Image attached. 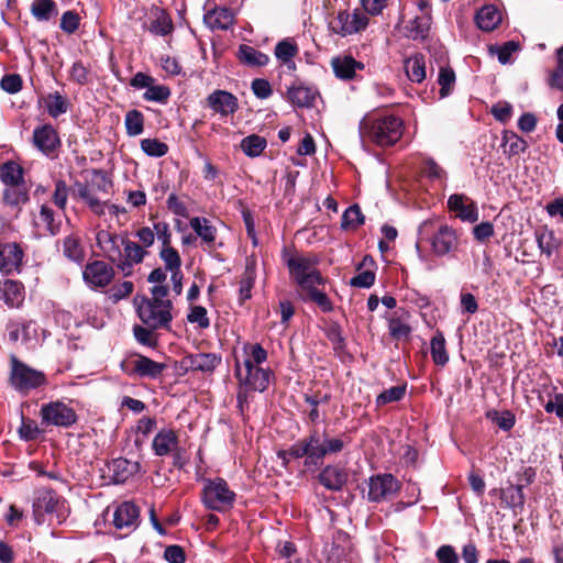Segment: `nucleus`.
<instances>
[{"instance_id":"8fccbe9b","label":"nucleus","mask_w":563,"mask_h":563,"mask_svg":"<svg viewBox=\"0 0 563 563\" xmlns=\"http://www.w3.org/2000/svg\"><path fill=\"white\" fill-rule=\"evenodd\" d=\"M155 330L156 329H152L147 325L143 327L140 324H135L133 327V334H134L135 340L140 344L148 346V347H155L157 345V339L154 334Z\"/></svg>"},{"instance_id":"6ab92c4d","label":"nucleus","mask_w":563,"mask_h":563,"mask_svg":"<svg viewBox=\"0 0 563 563\" xmlns=\"http://www.w3.org/2000/svg\"><path fill=\"white\" fill-rule=\"evenodd\" d=\"M141 465L139 462H131L124 457H118L108 464L110 478L114 484H123L134 474L139 473Z\"/></svg>"},{"instance_id":"c756f323","label":"nucleus","mask_w":563,"mask_h":563,"mask_svg":"<svg viewBox=\"0 0 563 563\" xmlns=\"http://www.w3.org/2000/svg\"><path fill=\"white\" fill-rule=\"evenodd\" d=\"M499 494L501 501L506 504L507 508H511L515 512L517 509L520 511L523 509L526 495L523 490L520 489V486L509 483L507 487L499 489Z\"/></svg>"},{"instance_id":"5701e85b","label":"nucleus","mask_w":563,"mask_h":563,"mask_svg":"<svg viewBox=\"0 0 563 563\" xmlns=\"http://www.w3.org/2000/svg\"><path fill=\"white\" fill-rule=\"evenodd\" d=\"M60 498L54 489H44L33 504V515L38 523L43 520L44 514H53L57 511Z\"/></svg>"},{"instance_id":"0eeeda50","label":"nucleus","mask_w":563,"mask_h":563,"mask_svg":"<svg viewBox=\"0 0 563 563\" xmlns=\"http://www.w3.org/2000/svg\"><path fill=\"white\" fill-rule=\"evenodd\" d=\"M367 25L368 18L366 13L360 10H354L352 13L349 11H340L329 23L331 31L341 36L358 33L365 30Z\"/></svg>"},{"instance_id":"f3484780","label":"nucleus","mask_w":563,"mask_h":563,"mask_svg":"<svg viewBox=\"0 0 563 563\" xmlns=\"http://www.w3.org/2000/svg\"><path fill=\"white\" fill-rule=\"evenodd\" d=\"M124 253H122L121 261H118L117 267L121 269L124 276H130L133 273V265L143 261L146 251L135 242L125 240L123 245Z\"/></svg>"},{"instance_id":"7ed1b4c3","label":"nucleus","mask_w":563,"mask_h":563,"mask_svg":"<svg viewBox=\"0 0 563 563\" xmlns=\"http://www.w3.org/2000/svg\"><path fill=\"white\" fill-rule=\"evenodd\" d=\"M135 302L137 316L145 325L152 329H170L174 307L172 300L157 301L143 296L140 300L136 297Z\"/></svg>"},{"instance_id":"cd10ccee","label":"nucleus","mask_w":563,"mask_h":563,"mask_svg":"<svg viewBox=\"0 0 563 563\" xmlns=\"http://www.w3.org/2000/svg\"><path fill=\"white\" fill-rule=\"evenodd\" d=\"M274 373L269 368H262L249 362V389L264 391L268 388Z\"/></svg>"},{"instance_id":"603ef678","label":"nucleus","mask_w":563,"mask_h":563,"mask_svg":"<svg viewBox=\"0 0 563 563\" xmlns=\"http://www.w3.org/2000/svg\"><path fill=\"white\" fill-rule=\"evenodd\" d=\"M170 97V89L164 85L152 84L144 92L143 98L146 101L165 103Z\"/></svg>"},{"instance_id":"f704fd0d","label":"nucleus","mask_w":563,"mask_h":563,"mask_svg":"<svg viewBox=\"0 0 563 563\" xmlns=\"http://www.w3.org/2000/svg\"><path fill=\"white\" fill-rule=\"evenodd\" d=\"M430 353L435 365L444 366L449 362L445 347V338L442 331L437 330L430 342Z\"/></svg>"},{"instance_id":"13d9d810","label":"nucleus","mask_w":563,"mask_h":563,"mask_svg":"<svg viewBox=\"0 0 563 563\" xmlns=\"http://www.w3.org/2000/svg\"><path fill=\"white\" fill-rule=\"evenodd\" d=\"M450 211H476L477 207L464 195H452L448 200Z\"/></svg>"},{"instance_id":"2eb2a0df","label":"nucleus","mask_w":563,"mask_h":563,"mask_svg":"<svg viewBox=\"0 0 563 563\" xmlns=\"http://www.w3.org/2000/svg\"><path fill=\"white\" fill-rule=\"evenodd\" d=\"M347 479V471L344 467L332 464L324 466L318 475L319 483L331 492L342 490Z\"/></svg>"},{"instance_id":"f8f14e48","label":"nucleus","mask_w":563,"mask_h":563,"mask_svg":"<svg viewBox=\"0 0 563 563\" xmlns=\"http://www.w3.org/2000/svg\"><path fill=\"white\" fill-rule=\"evenodd\" d=\"M303 446L307 449V460L303 462L305 467L309 471L320 468L325 457V450L320 432L318 430L311 431L303 438Z\"/></svg>"},{"instance_id":"c03bdc74","label":"nucleus","mask_w":563,"mask_h":563,"mask_svg":"<svg viewBox=\"0 0 563 563\" xmlns=\"http://www.w3.org/2000/svg\"><path fill=\"white\" fill-rule=\"evenodd\" d=\"M503 145L508 146V150L506 152L508 153L509 156L523 153L528 148L527 142L512 132L504 133Z\"/></svg>"},{"instance_id":"49530a36","label":"nucleus","mask_w":563,"mask_h":563,"mask_svg":"<svg viewBox=\"0 0 563 563\" xmlns=\"http://www.w3.org/2000/svg\"><path fill=\"white\" fill-rule=\"evenodd\" d=\"M144 118L137 110H130L125 115L126 133L136 136L143 132Z\"/></svg>"},{"instance_id":"20e7f679","label":"nucleus","mask_w":563,"mask_h":563,"mask_svg":"<svg viewBox=\"0 0 563 563\" xmlns=\"http://www.w3.org/2000/svg\"><path fill=\"white\" fill-rule=\"evenodd\" d=\"M10 380L14 389L22 394H27L30 390L47 384L43 372L34 369L16 358L12 360Z\"/></svg>"},{"instance_id":"052dcab7","label":"nucleus","mask_w":563,"mask_h":563,"mask_svg":"<svg viewBox=\"0 0 563 563\" xmlns=\"http://www.w3.org/2000/svg\"><path fill=\"white\" fill-rule=\"evenodd\" d=\"M438 82L441 86L440 96L442 98L446 97L455 82L454 71L451 68H441Z\"/></svg>"},{"instance_id":"864d4df0","label":"nucleus","mask_w":563,"mask_h":563,"mask_svg":"<svg viewBox=\"0 0 563 563\" xmlns=\"http://www.w3.org/2000/svg\"><path fill=\"white\" fill-rule=\"evenodd\" d=\"M18 432L22 440L34 441L38 438L42 431L33 419L22 416V422Z\"/></svg>"},{"instance_id":"e2e57ef3","label":"nucleus","mask_w":563,"mask_h":563,"mask_svg":"<svg viewBox=\"0 0 563 563\" xmlns=\"http://www.w3.org/2000/svg\"><path fill=\"white\" fill-rule=\"evenodd\" d=\"M187 320L190 323H198L201 329H207L210 327L207 309L202 306H192L190 308V312L187 316Z\"/></svg>"},{"instance_id":"bb28decb","label":"nucleus","mask_w":563,"mask_h":563,"mask_svg":"<svg viewBox=\"0 0 563 563\" xmlns=\"http://www.w3.org/2000/svg\"><path fill=\"white\" fill-rule=\"evenodd\" d=\"M534 235L541 253L550 258L560 246L553 230L549 229L548 225H541L536 229Z\"/></svg>"},{"instance_id":"f03ea898","label":"nucleus","mask_w":563,"mask_h":563,"mask_svg":"<svg viewBox=\"0 0 563 563\" xmlns=\"http://www.w3.org/2000/svg\"><path fill=\"white\" fill-rule=\"evenodd\" d=\"M282 258L289 271L290 278L298 284L300 290L311 284H324V278L316 268L318 264L316 258L292 254L287 249L283 250Z\"/></svg>"},{"instance_id":"a19ab883","label":"nucleus","mask_w":563,"mask_h":563,"mask_svg":"<svg viewBox=\"0 0 563 563\" xmlns=\"http://www.w3.org/2000/svg\"><path fill=\"white\" fill-rule=\"evenodd\" d=\"M44 103L48 114L53 118H57L58 115L67 112L68 109L66 99L58 92L49 93L44 99Z\"/></svg>"},{"instance_id":"ddd939ff","label":"nucleus","mask_w":563,"mask_h":563,"mask_svg":"<svg viewBox=\"0 0 563 563\" xmlns=\"http://www.w3.org/2000/svg\"><path fill=\"white\" fill-rule=\"evenodd\" d=\"M459 245V239L454 229L446 224H441L431 238L432 252L437 256H445L455 251Z\"/></svg>"},{"instance_id":"7c9ffc66","label":"nucleus","mask_w":563,"mask_h":563,"mask_svg":"<svg viewBox=\"0 0 563 563\" xmlns=\"http://www.w3.org/2000/svg\"><path fill=\"white\" fill-rule=\"evenodd\" d=\"M316 285L317 284H311L309 287L300 290L301 299L316 303L323 312L332 311V301L324 291L317 289Z\"/></svg>"},{"instance_id":"de8ad7c7","label":"nucleus","mask_w":563,"mask_h":563,"mask_svg":"<svg viewBox=\"0 0 563 563\" xmlns=\"http://www.w3.org/2000/svg\"><path fill=\"white\" fill-rule=\"evenodd\" d=\"M173 30L169 16L164 11H157L155 19L150 25V31L156 35H167Z\"/></svg>"},{"instance_id":"39448f33","label":"nucleus","mask_w":563,"mask_h":563,"mask_svg":"<svg viewBox=\"0 0 563 563\" xmlns=\"http://www.w3.org/2000/svg\"><path fill=\"white\" fill-rule=\"evenodd\" d=\"M205 506L212 510H224L233 505L235 494L223 478L208 479L201 493Z\"/></svg>"},{"instance_id":"b1692460","label":"nucleus","mask_w":563,"mask_h":563,"mask_svg":"<svg viewBox=\"0 0 563 563\" xmlns=\"http://www.w3.org/2000/svg\"><path fill=\"white\" fill-rule=\"evenodd\" d=\"M317 97L318 91L314 88L303 85H295L287 90L288 101L299 108L312 107Z\"/></svg>"},{"instance_id":"a211bd4d","label":"nucleus","mask_w":563,"mask_h":563,"mask_svg":"<svg viewBox=\"0 0 563 563\" xmlns=\"http://www.w3.org/2000/svg\"><path fill=\"white\" fill-rule=\"evenodd\" d=\"M331 66L334 75L342 80H351L355 77L357 70L364 69V64L349 54L333 57Z\"/></svg>"},{"instance_id":"5fc2aeb1","label":"nucleus","mask_w":563,"mask_h":563,"mask_svg":"<svg viewBox=\"0 0 563 563\" xmlns=\"http://www.w3.org/2000/svg\"><path fill=\"white\" fill-rule=\"evenodd\" d=\"M159 256L164 261L166 269L170 272L180 269L181 260L179 253L176 249L172 247L170 244L163 246Z\"/></svg>"},{"instance_id":"3c124183","label":"nucleus","mask_w":563,"mask_h":563,"mask_svg":"<svg viewBox=\"0 0 563 563\" xmlns=\"http://www.w3.org/2000/svg\"><path fill=\"white\" fill-rule=\"evenodd\" d=\"M142 151L152 157H162L168 152L166 143L157 139H144L141 141Z\"/></svg>"},{"instance_id":"1a4fd4ad","label":"nucleus","mask_w":563,"mask_h":563,"mask_svg":"<svg viewBox=\"0 0 563 563\" xmlns=\"http://www.w3.org/2000/svg\"><path fill=\"white\" fill-rule=\"evenodd\" d=\"M220 363L221 356L216 353H190L178 362V368L183 374L188 372L213 373Z\"/></svg>"},{"instance_id":"e433bc0d","label":"nucleus","mask_w":563,"mask_h":563,"mask_svg":"<svg viewBox=\"0 0 563 563\" xmlns=\"http://www.w3.org/2000/svg\"><path fill=\"white\" fill-rule=\"evenodd\" d=\"M29 199L27 189L22 185L7 186L3 191V200L9 207H19Z\"/></svg>"},{"instance_id":"774afa93","label":"nucleus","mask_w":563,"mask_h":563,"mask_svg":"<svg viewBox=\"0 0 563 563\" xmlns=\"http://www.w3.org/2000/svg\"><path fill=\"white\" fill-rule=\"evenodd\" d=\"M435 558L440 563H459V555L450 544L441 545L435 552Z\"/></svg>"},{"instance_id":"680f3d73","label":"nucleus","mask_w":563,"mask_h":563,"mask_svg":"<svg viewBox=\"0 0 563 563\" xmlns=\"http://www.w3.org/2000/svg\"><path fill=\"white\" fill-rule=\"evenodd\" d=\"M327 338L333 344L334 351H341L345 347V338L339 323L334 322L328 328Z\"/></svg>"},{"instance_id":"4468645a","label":"nucleus","mask_w":563,"mask_h":563,"mask_svg":"<svg viewBox=\"0 0 563 563\" xmlns=\"http://www.w3.org/2000/svg\"><path fill=\"white\" fill-rule=\"evenodd\" d=\"M206 107L209 108L214 114L227 117L233 114L239 104L234 95L225 90H214L206 99Z\"/></svg>"},{"instance_id":"58836bf2","label":"nucleus","mask_w":563,"mask_h":563,"mask_svg":"<svg viewBox=\"0 0 563 563\" xmlns=\"http://www.w3.org/2000/svg\"><path fill=\"white\" fill-rule=\"evenodd\" d=\"M485 416L487 419L495 422L503 431H510L516 423V416L510 410L499 412L493 409L488 410Z\"/></svg>"},{"instance_id":"6e6552de","label":"nucleus","mask_w":563,"mask_h":563,"mask_svg":"<svg viewBox=\"0 0 563 563\" xmlns=\"http://www.w3.org/2000/svg\"><path fill=\"white\" fill-rule=\"evenodd\" d=\"M399 481L389 473L377 474L368 481L367 499L372 503H380L400 490Z\"/></svg>"},{"instance_id":"338daca9","label":"nucleus","mask_w":563,"mask_h":563,"mask_svg":"<svg viewBox=\"0 0 563 563\" xmlns=\"http://www.w3.org/2000/svg\"><path fill=\"white\" fill-rule=\"evenodd\" d=\"M253 93L260 99H267L273 95V87L265 78H256L251 84Z\"/></svg>"},{"instance_id":"f257e3e1","label":"nucleus","mask_w":563,"mask_h":563,"mask_svg":"<svg viewBox=\"0 0 563 563\" xmlns=\"http://www.w3.org/2000/svg\"><path fill=\"white\" fill-rule=\"evenodd\" d=\"M360 133L363 140L378 146H391L402 135V121L395 115L367 118L361 122Z\"/></svg>"},{"instance_id":"4be33fe9","label":"nucleus","mask_w":563,"mask_h":563,"mask_svg":"<svg viewBox=\"0 0 563 563\" xmlns=\"http://www.w3.org/2000/svg\"><path fill=\"white\" fill-rule=\"evenodd\" d=\"M203 21L211 30H227L233 23V13L225 7L211 8L210 3H208Z\"/></svg>"},{"instance_id":"ea45409f","label":"nucleus","mask_w":563,"mask_h":563,"mask_svg":"<svg viewBox=\"0 0 563 563\" xmlns=\"http://www.w3.org/2000/svg\"><path fill=\"white\" fill-rule=\"evenodd\" d=\"M406 384L393 386L388 389H385L376 397L377 407H383L391 402L400 401L406 395Z\"/></svg>"},{"instance_id":"79ce46f5","label":"nucleus","mask_w":563,"mask_h":563,"mask_svg":"<svg viewBox=\"0 0 563 563\" xmlns=\"http://www.w3.org/2000/svg\"><path fill=\"white\" fill-rule=\"evenodd\" d=\"M191 228L195 232L207 243H212L216 240V228L209 224L205 218H194L190 221Z\"/></svg>"},{"instance_id":"423d86ee","label":"nucleus","mask_w":563,"mask_h":563,"mask_svg":"<svg viewBox=\"0 0 563 563\" xmlns=\"http://www.w3.org/2000/svg\"><path fill=\"white\" fill-rule=\"evenodd\" d=\"M42 423L69 428L78 420L76 411L62 401H51L41 408Z\"/></svg>"},{"instance_id":"412c9836","label":"nucleus","mask_w":563,"mask_h":563,"mask_svg":"<svg viewBox=\"0 0 563 563\" xmlns=\"http://www.w3.org/2000/svg\"><path fill=\"white\" fill-rule=\"evenodd\" d=\"M140 508L132 501H123L113 514V525L117 529L137 527Z\"/></svg>"},{"instance_id":"09e8293b","label":"nucleus","mask_w":563,"mask_h":563,"mask_svg":"<svg viewBox=\"0 0 563 563\" xmlns=\"http://www.w3.org/2000/svg\"><path fill=\"white\" fill-rule=\"evenodd\" d=\"M32 13L40 21H47L55 13L53 0H35L32 4Z\"/></svg>"},{"instance_id":"a18cd8bd","label":"nucleus","mask_w":563,"mask_h":563,"mask_svg":"<svg viewBox=\"0 0 563 563\" xmlns=\"http://www.w3.org/2000/svg\"><path fill=\"white\" fill-rule=\"evenodd\" d=\"M63 253L67 258L76 263H81L84 261V250L79 240L76 238L67 236L64 240Z\"/></svg>"},{"instance_id":"9b49d317","label":"nucleus","mask_w":563,"mask_h":563,"mask_svg":"<svg viewBox=\"0 0 563 563\" xmlns=\"http://www.w3.org/2000/svg\"><path fill=\"white\" fill-rule=\"evenodd\" d=\"M23 250L15 242H0V272L3 275L20 273L23 261Z\"/></svg>"},{"instance_id":"6e6d98bb","label":"nucleus","mask_w":563,"mask_h":563,"mask_svg":"<svg viewBox=\"0 0 563 563\" xmlns=\"http://www.w3.org/2000/svg\"><path fill=\"white\" fill-rule=\"evenodd\" d=\"M125 240H126L125 238L117 234V239H111V242H109V244H106L101 247L103 250L106 256L112 263L117 264L118 261H121V257H122L121 245L122 246L124 245Z\"/></svg>"},{"instance_id":"4c0bfd02","label":"nucleus","mask_w":563,"mask_h":563,"mask_svg":"<svg viewBox=\"0 0 563 563\" xmlns=\"http://www.w3.org/2000/svg\"><path fill=\"white\" fill-rule=\"evenodd\" d=\"M353 544L346 532L338 531L333 538L331 554L336 559L345 558L352 552Z\"/></svg>"},{"instance_id":"c9c22d12","label":"nucleus","mask_w":563,"mask_h":563,"mask_svg":"<svg viewBox=\"0 0 563 563\" xmlns=\"http://www.w3.org/2000/svg\"><path fill=\"white\" fill-rule=\"evenodd\" d=\"M65 214L66 213H37L33 221L35 225L43 227L51 234L55 235L60 230Z\"/></svg>"},{"instance_id":"c85d7f7f","label":"nucleus","mask_w":563,"mask_h":563,"mask_svg":"<svg viewBox=\"0 0 563 563\" xmlns=\"http://www.w3.org/2000/svg\"><path fill=\"white\" fill-rule=\"evenodd\" d=\"M476 24L483 31H493L501 22V13L494 5H484L475 16Z\"/></svg>"},{"instance_id":"37998d69","label":"nucleus","mask_w":563,"mask_h":563,"mask_svg":"<svg viewBox=\"0 0 563 563\" xmlns=\"http://www.w3.org/2000/svg\"><path fill=\"white\" fill-rule=\"evenodd\" d=\"M322 441H323V448L325 450V456L330 454H336L340 453L345 445L351 443L352 439L346 433H343L341 437L338 438H328L327 433L323 432L321 434Z\"/></svg>"},{"instance_id":"473e14b6","label":"nucleus","mask_w":563,"mask_h":563,"mask_svg":"<svg viewBox=\"0 0 563 563\" xmlns=\"http://www.w3.org/2000/svg\"><path fill=\"white\" fill-rule=\"evenodd\" d=\"M408 78L412 82H421L426 78V62L421 54L408 57L404 65Z\"/></svg>"},{"instance_id":"2f4dec72","label":"nucleus","mask_w":563,"mask_h":563,"mask_svg":"<svg viewBox=\"0 0 563 563\" xmlns=\"http://www.w3.org/2000/svg\"><path fill=\"white\" fill-rule=\"evenodd\" d=\"M0 180L5 186H18L24 184L23 168L20 164L9 161L0 166Z\"/></svg>"},{"instance_id":"69168bd1","label":"nucleus","mask_w":563,"mask_h":563,"mask_svg":"<svg viewBox=\"0 0 563 563\" xmlns=\"http://www.w3.org/2000/svg\"><path fill=\"white\" fill-rule=\"evenodd\" d=\"M537 477V471L532 466H521L520 470L516 473V486H520V489L523 490L525 487L531 485Z\"/></svg>"},{"instance_id":"4d7b16f0","label":"nucleus","mask_w":563,"mask_h":563,"mask_svg":"<svg viewBox=\"0 0 563 563\" xmlns=\"http://www.w3.org/2000/svg\"><path fill=\"white\" fill-rule=\"evenodd\" d=\"M388 329L391 338L395 340H407L411 333V327L407 323H404L399 318L390 319Z\"/></svg>"},{"instance_id":"bf43d9fd","label":"nucleus","mask_w":563,"mask_h":563,"mask_svg":"<svg viewBox=\"0 0 563 563\" xmlns=\"http://www.w3.org/2000/svg\"><path fill=\"white\" fill-rule=\"evenodd\" d=\"M519 49V43L515 41H508L501 46L492 47L490 52L495 53L498 57V60L501 64L509 63L511 55Z\"/></svg>"},{"instance_id":"aec40b11","label":"nucleus","mask_w":563,"mask_h":563,"mask_svg":"<svg viewBox=\"0 0 563 563\" xmlns=\"http://www.w3.org/2000/svg\"><path fill=\"white\" fill-rule=\"evenodd\" d=\"M25 290L20 280H0V299L9 308H19L24 301Z\"/></svg>"},{"instance_id":"9d476101","label":"nucleus","mask_w":563,"mask_h":563,"mask_svg":"<svg viewBox=\"0 0 563 563\" xmlns=\"http://www.w3.org/2000/svg\"><path fill=\"white\" fill-rule=\"evenodd\" d=\"M84 280L92 288L107 287L114 277V269L103 261H93L85 266Z\"/></svg>"},{"instance_id":"393cba45","label":"nucleus","mask_w":563,"mask_h":563,"mask_svg":"<svg viewBox=\"0 0 563 563\" xmlns=\"http://www.w3.org/2000/svg\"><path fill=\"white\" fill-rule=\"evenodd\" d=\"M165 363H159L148 356L137 354V364L135 367L136 376L140 378L158 379L166 369Z\"/></svg>"},{"instance_id":"dca6fc26","label":"nucleus","mask_w":563,"mask_h":563,"mask_svg":"<svg viewBox=\"0 0 563 563\" xmlns=\"http://www.w3.org/2000/svg\"><path fill=\"white\" fill-rule=\"evenodd\" d=\"M179 446L177 431L173 428H162L152 441V449L157 456L169 455Z\"/></svg>"},{"instance_id":"72a5a7b5","label":"nucleus","mask_w":563,"mask_h":563,"mask_svg":"<svg viewBox=\"0 0 563 563\" xmlns=\"http://www.w3.org/2000/svg\"><path fill=\"white\" fill-rule=\"evenodd\" d=\"M298 54V46L292 40L286 38L277 43L275 47L276 57L285 64L288 69H296L294 57Z\"/></svg>"},{"instance_id":"a878e982","label":"nucleus","mask_w":563,"mask_h":563,"mask_svg":"<svg viewBox=\"0 0 563 563\" xmlns=\"http://www.w3.org/2000/svg\"><path fill=\"white\" fill-rule=\"evenodd\" d=\"M33 141L35 146L43 153H51L59 142L56 131L51 125L35 129Z\"/></svg>"},{"instance_id":"0e129e2a","label":"nucleus","mask_w":563,"mask_h":563,"mask_svg":"<svg viewBox=\"0 0 563 563\" xmlns=\"http://www.w3.org/2000/svg\"><path fill=\"white\" fill-rule=\"evenodd\" d=\"M376 278V274L372 269H366L357 273L350 280V285L352 287L357 288H369L374 285Z\"/></svg>"}]
</instances>
